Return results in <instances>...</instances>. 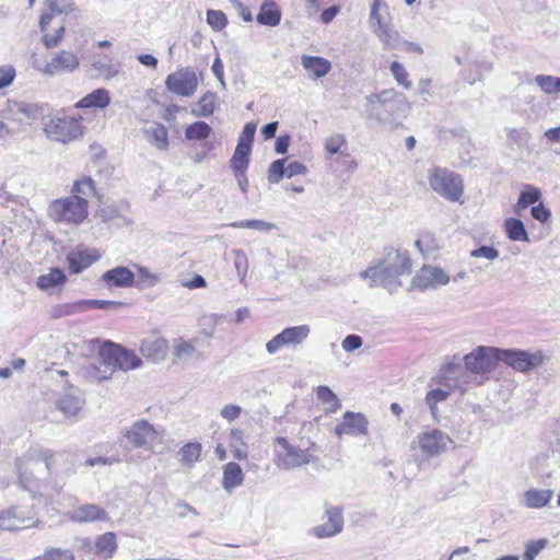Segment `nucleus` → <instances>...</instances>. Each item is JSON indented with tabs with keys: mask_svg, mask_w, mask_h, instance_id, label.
I'll list each match as a JSON object with an SVG mask.
<instances>
[{
	"mask_svg": "<svg viewBox=\"0 0 560 560\" xmlns=\"http://www.w3.org/2000/svg\"><path fill=\"white\" fill-rule=\"evenodd\" d=\"M141 364V359L133 351L112 341H105L100 348L98 363L93 365L90 376L102 382L109 380L116 370L126 372L138 369Z\"/></svg>",
	"mask_w": 560,
	"mask_h": 560,
	"instance_id": "nucleus-1",
	"label": "nucleus"
},
{
	"mask_svg": "<svg viewBox=\"0 0 560 560\" xmlns=\"http://www.w3.org/2000/svg\"><path fill=\"white\" fill-rule=\"evenodd\" d=\"M411 260L407 252L389 249L385 257L376 265L371 266L361 272L363 279H369L371 287L392 288L400 284L398 278L409 273Z\"/></svg>",
	"mask_w": 560,
	"mask_h": 560,
	"instance_id": "nucleus-2",
	"label": "nucleus"
},
{
	"mask_svg": "<svg viewBox=\"0 0 560 560\" xmlns=\"http://www.w3.org/2000/svg\"><path fill=\"white\" fill-rule=\"evenodd\" d=\"M68 5V0H46L40 16V28L44 33V43L47 47H56L65 36V26L61 16Z\"/></svg>",
	"mask_w": 560,
	"mask_h": 560,
	"instance_id": "nucleus-3",
	"label": "nucleus"
},
{
	"mask_svg": "<svg viewBox=\"0 0 560 560\" xmlns=\"http://www.w3.org/2000/svg\"><path fill=\"white\" fill-rule=\"evenodd\" d=\"M428 182L430 188L447 201H460L464 194V183L457 173L436 166L429 171Z\"/></svg>",
	"mask_w": 560,
	"mask_h": 560,
	"instance_id": "nucleus-4",
	"label": "nucleus"
},
{
	"mask_svg": "<svg viewBox=\"0 0 560 560\" xmlns=\"http://www.w3.org/2000/svg\"><path fill=\"white\" fill-rule=\"evenodd\" d=\"M550 358L542 350L525 349H501L500 361L506 364L515 372L528 374L532 371L547 364Z\"/></svg>",
	"mask_w": 560,
	"mask_h": 560,
	"instance_id": "nucleus-5",
	"label": "nucleus"
},
{
	"mask_svg": "<svg viewBox=\"0 0 560 560\" xmlns=\"http://www.w3.org/2000/svg\"><path fill=\"white\" fill-rule=\"evenodd\" d=\"M465 369L475 375L488 374L500 361V348L478 346L464 357Z\"/></svg>",
	"mask_w": 560,
	"mask_h": 560,
	"instance_id": "nucleus-6",
	"label": "nucleus"
},
{
	"mask_svg": "<svg viewBox=\"0 0 560 560\" xmlns=\"http://www.w3.org/2000/svg\"><path fill=\"white\" fill-rule=\"evenodd\" d=\"M95 196L94 182L84 177L72 185V223H81L89 215V199Z\"/></svg>",
	"mask_w": 560,
	"mask_h": 560,
	"instance_id": "nucleus-7",
	"label": "nucleus"
},
{
	"mask_svg": "<svg viewBox=\"0 0 560 560\" xmlns=\"http://www.w3.org/2000/svg\"><path fill=\"white\" fill-rule=\"evenodd\" d=\"M279 451L277 452V465L283 469H293L311 463L312 455L307 450L291 445L285 438H277Z\"/></svg>",
	"mask_w": 560,
	"mask_h": 560,
	"instance_id": "nucleus-8",
	"label": "nucleus"
},
{
	"mask_svg": "<svg viewBox=\"0 0 560 560\" xmlns=\"http://www.w3.org/2000/svg\"><path fill=\"white\" fill-rule=\"evenodd\" d=\"M310 332L311 327L308 325L284 328L267 342L266 350L269 354H275L282 347L295 348L308 338Z\"/></svg>",
	"mask_w": 560,
	"mask_h": 560,
	"instance_id": "nucleus-9",
	"label": "nucleus"
},
{
	"mask_svg": "<svg viewBox=\"0 0 560 560\" xmlns=\"http://www.w3.org/2000/svg\"><path fill=\"white\" fill-rule=\"evenodd\" d=\"M125 438L133 447L152 448L162 442L163 435L148 421L139 420L126 432Z\"/></svg>",
	"mask_w": 560,
	"mask_h": 560,
	"instance_id": "nucleus-10",
	"label": "nucleus"
},
{
	"mask_svg": "<svg viewBox=\"0 0 560 560\" xmlns=\"http://www.w3.org/2000/svg\"><path fill=\"white\" fill-rule=\"evenodd\" d=\"M368 108V116L372 119L377 120L382 125H387L390 121L389 115H383L381 107H386L392 103H400L401 95L398 94L394 89L383 90L377 94H371L365 97Z\"/></svg>",
	"mask_w": 560,
	"mask_h": 560,
	"instance_id": "nucleus-11",
	"label": "nucleus"
},
{
	"mask_svg": "<svg viewBox=\"0 0 560 560\" xmlns=\"http://www.w3.org/2000/svg\"><path fill=\"white\" fill-rule=\"evenodd\" d=\"M165 85L170 92L189 97L195 94L198 88V79L195 71L184 68L168 74Z\"/></svg>",
	"mask_w": 560,
	"mask_h": 560,
	"instance_id": "nucleus-12",
	"label": "nucleus"
},
{
	"mask_svg": "<svg viewBox=\"0 0 560 560\" xmlns=\"http://www.w3.org/2000/svg\"><path fill=\"white\" fill-rule=\"evenodd\" d=\"M420 451L427 456H436L453 444L452 439L438 429L423 432L417 438Z\"/></svg>",
	"mask_w": 560,
	"mask_h": 560,
	"instance_id": "nucleus-13",
	"label": "nucleus"
},
{
	"mask_svg": "<svg viewBox=\"0 0 560 560\" xmlns=\"http://www.w3.org/2000/svg\"><path fill=\"white\" fill-rule=\"evenodd\" d=\"M44 130L48 138L67 143L70 137V117L65 109L57 110L47 117Z\"/></svg>",
	"mask_w": 560,
	"mask_h": 560,
	"instance_id": "nucleus-14",
	"label": "nucleus"
},
{
	"mask_svg": "<svg viewBox=\"0 0 560 560\" xmlns=\"http://www.w3.org/2000/svg\"><path fill=\"white\" fill-rule=\"evenodd\" d=\"M450 282L448 275L440 267L424 265L413 277L412 284L420 290L436 289Z\"/></svg>",
	"mask_w": 560,
	"mask_h": 560,
	"instance_id": "nucleus-15",
	"label": "nucleus"
},
{
	"mask_svg": "<svg viewBox=\"0 0 560 560\" xmlns=\"http://www.w3.org/2000/svg\"><path fill=\"white\" fill-rule=\"evenodd\" d=\"M326 522L315 526L312 533L317 538L332 537L339 534L343 528L342 511L338 506L327 509L325 512Z\"/></svg>",
	"mask_w": 560,
	"mask_h": 560,
	"instance_id": "nucleus-16",
	"label": "nucleus"
},
{
	"mask_svg": "<svg viewBox=\"0 0 560 560\" xmlns=\"http://www.w3.org/2000/svg\"><path fill=\"white\" fill-rule=\"evenodd\" d=\"M368 420L360 412L347 411L342 421L335 427V433L338 436L342 434L361 435L368 432Z\"/></svg>",
	"mask_w": 560,
	"mask_h": 560,
	"instance_id": "nucleus-17",
	"label": "nucleus"
},
{
	"mask_svg": "<svg viewBox=\"0 0 560 560\" xmlns=\"http://www.w3.org/2000/svg\"><path fill=\"white\" fill-rule=\"evenodd\" d=\"M166 349V340L158 334H152L142 339L140 346L141 353L154 362H159L165 358Z\"/></svg>",
	"mask_w": 560,
	"mask_h": 560,
	"instance_id": "nucleus-18",
	"label": "nucleus"
},
{
	"mask_svg": "<svg viewBox=\"0 0 560 560\" xmlns=\"http://www.w3.org/2000/svg\"><path fill=\"white\" fill-rule=\"evenodd\" d=\"M102 280L109 288H128L133 284L135 275L129 268L119 266L104 272Z\"/></svg>",
	"mask_w": 560,
	"mask_h": 560,
	"instance_id": "nucleus-19",
	"label": "nucleus"
},
{
	"mask_svg": "<svg viewBox=\"0 0 560 560\" xmlns=\"http://www.w3.org/2000/svg\"><path fill=\"white\" fill-rule=\"evenodd\" d=\"M145 140L160 151L168 148V131L167 128L159 122H150L143 128Z\"/></svg>",
	"mask_w": 560,
	"mask_h": 560,
	"instance_id": "nucleus-20",
	"label": "nucleus"
},
{
	"mask_svg": "<svg viewBox=\"0 0 560 560\" xmlns=\"http://www.w3.org/2000/svg\"><path fill=\"white\" fill-rule=\"evenodd\" d=\"M101 258L97 250L79 245L72 250V273H79Z\"/></svg>",
	"mask_w": 560,
	"mask_h": 560,
	"instance_id": "nucleus-21",
	"label": "nucleus"
},
{
	"mask_svg": "<svg viewBox=\"0 0 560 560\" xmlns=\"http://www.w3.org/2000/svg\"><path fill=\"white\" fill-rule=\"evenodd\" d=\"M108 515L105 510L96 504L81 505L72 511V521L79 523H90L96 521H107Z\"/></svg>",
	"mask_w": 560,
	"mask_h": 560,
	"instance_id": "nucleus-22",
	"label": "nucleus"
},
{
	"mask_svg": "<svg viewBox=\"0 0 560 560\" xmlns=\"http://www.w3.org/2000/svg\"><path fill=\"white\" fill-rule=\"evenodd\" d=\"M109 103L110 97L108 91L105 89H96L81 98L74 107L79 109L105 108Z\"/></svg>",
	"mask_w": 560,
	"mask_h": 560,
	"instance_id": "nucleus-23",
	"label": "nucleus"
},
{
	"mask_svg": "<svg viewBox=\"0 0 560 560\" xmlns=\"http://www.w3.org/2000/svg\"><path fill=\"white\" fill-rule=\"evenodd\" d=\"M244 474L237 463L230 462L223 468L222 487L225 491L231 493L235 488L243 483Z\"/></svg>",
	"mask_w": 560,
	"mask_h": 560,
	"instance_id": "nucleus-24",
	"label": "nucleus"
},
{
	"mask_svg": "<svg viewBox=\"0 0 560 560\" xmlns=\"http://www.w3.org/2000/svg\"><path fill=\"white\" fill-rule=\"evenodd\" d=\"M256 19L259 24L273 27L281 21V11L275 1L268 0L261 4Z\"/></svg>",
	"mask_w": 560,
	"mask_h": 560,
	"instance_id": "nucleus-25",
	"label": "nucleus"
},
{
	"mask_svg": "<svg viewBox=\"0 0 560 560\" xmlns=\"http://www.w3.org/2000/svg\"><path fill=\"white\" fill-rule=\"evenodd\" d=\"M552 495V490L532 488L524 493V504L530 509H540L551 501Z\"/></svg>",
	"mask_w": 560,
	"mask_h": 560,
	"instance_id": "nucleus-26",
	"label": "nucleus"
},
{
	"mask_svg": "<svg viewBox=\"0 0 560 560\" xmlns=\"http://www.w3.org/2000/svg\"><path fill=\"white\" fill-rule=\"evenodd\" d=\"M301 63L304 69L312 71L315 78L326 75L331 69L330 61L319 56L303 55Z\"/></svg>",
	"mask_w": 560,
	"mask_h": 560,
	"instance_id": "nucleus-27",
	"label": "nucleus"
},
{
	"mask_svg": "<svg viewBox=\"0 0 560 560\" xmlns=\"http://www.w3.org/2000/svg\"><path fill=\"white\" fill-rule=\"evenodd\" d=\"M540 199L541 191L539 188L532 185H525L513 209L515 213L521 214L522 211L527 209L529 206H536L535 203Z\"/></svg>",
	"mask_w": 560,
	"mask_h": 560,
	"instance_id": "nucleus-28",
	"label": "nucleus"
},
{
	"mask_svg": "<svg viewBox=\"0 0 560 560\" xmlns=\"http://www.w3.org/2000/svg\"><path fill=\"white\" fill-rule=\"evenodd\" d=\"M117 549L116 535L107 532L97 537L95 542V553L101 559L112 558Z\"/></svg>",
	"mask_w": 560,
	"mask_h": 560,
	"instance_id": "nucleus-29",
	"label": "nucleus"
},
{
	"mask_svg": "<svg viewBox=\"0 0 560 560\" xmlns=\"http://www.w3.org/2000/svg\"><path fill=\"white\" fill-rule=\"evenodd\" d=\"M385 15H388V7L385 0H374L371 5L370 22L374 30H382L389 25L385 21Z\"/></svg>",
	"mask_w": 560,
	"mask_h": 560,
	"instance_id": "nucleus-30",
	"label": "nucleus"
},
{
	"mask_svg": "<svg viewBox=\"0 0 560 560\" xmlns=\"http://www.w3.org/2000/svg\"><path fill=\"white\" fill-rule=\"evenodd\" d=\"M202 446L198 442H189L183 445L178 451L179 462L182 465L191 467L200 460Z\"/></svg>",
	"mask_w": 560,
	"mask_h": 560,
	"instance_id": "nucleus-31",
	"label": "nucleus"
},
{
	"mask_svg": "<svg viewBox=\"0 0 560 560\" xmlns=\"http://www.w3.org/2000/svg\"><path fill=\"white\" fill-rule=\"evenodd\" d=\"M504 231L513 242H529L524 223L516 218H509L504 221Z\"/></svg>",
	"mask_w": 560,
	"mask_h": 560,
	"instance_id": "nucleus-32",
	"label": "nucleus"
},
{
	"mask_svg": "<svg viewBox=\"0 0 560 560\" xmlns=\"http://www.w3.org/2000/svg\"><path fill=\"white\" fill-rule=\"evenodd\" d=\"M66 275L58 268H52L48 273L37 278V287L42 290L52 289L66 282Z\"/></svg>",
	"mask_w": 560,
	"mask_h": 560,
	"instance_id": "nucleus-33",
	"label": "nucleus"
},
{
	"mask_svg": "<svg viewBox=\"0 0 560 560\" xmlns=\"http://www.w3.org/2000/svg\"><path fill=\"white\" fill-rule=\"evenodd\" d=\"M70 66V55L67 51H61L55 55L43 68V72L47 74H57L63 72Z\"/></svg>",
	"mask_w": 560,
	"mask_h": 560,
	"instance_id": "nucleus-34",
	"label": "nucleus"
},
{
	"mask_svg": "<svg viewBox=\"0 0 560 560\" xmlns=\"http://www.w3.org/2000/svg\"><path fill=\"white\" fill-rule=\"evenodd\" d=\"M215 94L206 92L199 100L196 107L191 109V114L196 117H209L214 112Z\"/></svg>",
	"mask_w": 560,
	"mask_h": 560,
	"instance_id": "nucleus-35",
	"label": "nucleus"
},
{
	"mask_svg": "<svg viewBox=\"0 0 560 560\" xmlns=\"http://www.w3.org/2000/svg\"><path fill=\"white\" fill-rule=\"evenodd\" d=\"M316 395L317 398L326 405H329L327 407V412L335 413L341 408V402L336 396V394L328 387L320 385L316 388Z\"/></svg>",
	"mask_w": 560,
	"mask_h": 560,
	"instance_id": "nucleus-36",
	"label": "nucleus"
},
{
	"mask_svg": "<svg viewBox=\"0 0 560 560\" xmlns=\"http://www.w3.org/2000/svg\"><path fill=\"white\" fill-rule=\"evenodd\" d=\"M122 305L120 302L115 301H105V300H81L75 303H72V313L73 312H84L92 308H107V307H118Z\"/></svg>",
	"mask_w": 560,
	"mask_h": 560,
	"instance_id": "nucleus-37",
	"label": "nucleus"
},
{
	"mask_svg": "<svg viewBox=\"0 0 560 560\" xmlns=\"http://www.w3.org/2000/svg\"><path fill=\"white\" fill-rule=\"evenodd\" d=\"M72 347L74 348V351H72L73 354H78L80 357L88 358L95 352L100 353V348L102 346L98 345L97 339H91V340H78L72 341Z\"/></svg>",
	"mask_w": 560,
	"mask_h": 560,
	"instance_id": "nucleus-38",
	"label": "nucleus"
},
{
	"mask_svg": "<svg viewBox=\"0 0 560 560\" xmlns=\"http://www.w3.org/2000/svg\"><path fill=\"white\" fill-rule=\"evenodd\" d=\"M211 127L205 121H196L189 125L185 130V137L188 140H203L209 137Z\"/></svg>",
	"mask_w": 560,
	"mask_h": 560,
	"instance_id": "nucleus-39",
	"label": "nucleus"
},
{
	"mask_svg": "<svg viewBox=\"0 0 560 560\" xmlns=\"http://www.w3.org/2000/svg\"><path fill=\"white\" fill-rule=\"evenodd\" d=\"M232 228L236 229H253L255 231L267 233L270 230H273L276 225L270 222H266L262 220H243L231 223Z\"/></svg>",
	"mask_w": 560,
	"mask_h": 560,
	"instance_id": "nucleus-40",
	"label": "nucleus"
},
{
	"mask_svg": "<svg viewBox=\"0 0 560 560\" xmlns=\"http://www.w3.org/2000/svg\"><path fill=\"white\" fill-rule=\"evenodd\" d=\"M535 82L541 88L544 92L548 94H555L560 92V78L539 74L535 78Z\"/></svg>",
	"mask_w": 560,
	"mask_h": 560,
	"instance_id": "nucleus-41",
	"label": "nucleus"
},
{
	"mask_svg": "<svg viewBox=\"0 0 560 560\" xmlns=\"http://www.w3.org/2000/svg\"><path fill=\"white\" fill-rule=\"evenodd\" d=\"M374 33L380 37L386 47L396 48L398 46L400 39L399 33L393 30L390 25H387L382 30H374Z\"/></svg>",
	"mask_w": 560,
	"mask_h": 560,
	"instance_id": "nucleus-42",
	"label": "nucleus"
},
{
	"mask_svg": "<svg viewBox=\"0 0 560 560\" xmlns=\"http://www.w3.org/2000/svg\"><path fill=\"white\" fill-rule=\"evenodd\" d=\"M285 159H279L270 164L267 177L269 183L278 184L285 176Z\"/></svg>",
	"mask_w": 560,
	"mask_h": 560,
	"instance_id": "nucleus-43",
	"label": "nucleus"
},
{
	"mask_svg": "<svg viewBox=\"0 0 560 560\" xmlns=\"http://www.w3.org/2000/svg\"><path fill=\"white\" fill-rule=\"evenodd\" d=\"M448 392L442 389H433L427 394L425 402L429 406L432 416L435 418L438 412V402L445 400Z\"/></svg>",
	"mask_w": 560,
	"mask_h": 560,
	"instance_id": "nucleus-44",
	"label": "nucleus"
},
{
	"mask_svg": "<svg viewBox=\"0 0 560 560\" xmlns=\"http://www.w3.org/2000/svg\"><path fill=\"white\" fill-rule=\"evenodd\" d=\"M234 266L241 282L244 281L248 270V259L246 254L242 249H234Z\"/></svg>",
	"mask_w": 560,
	"mask_h": 560,
	"instance_id": "nucleus-45",
	"label": "nucleus"
},
{
	"mask_svg": "<svg viewBox=\"0 0 560 560\" xmlns=\"http://www.w3.org/2000/svg\"><path fill=\"white\" fill-rule=\"evenodd\" d=\"M389 69L399 85L407 90L411 88V81L408 80V73L401 63L398 61H393Z\"/></svg>",
	"mask_w": 560,
	"mask_h": 560,
	"instance_id": "nucleus-46",
	"label": "nucleus"
},
{
	"mask_svg": "<svg viewBox=\"0 0 560 560\" xmlns=\"http://www.w3.org/2000/svg\"><path fill=\"white\" fill-rule=\"evenodd\" d=\"M207 23L214 30L221 31L228 24L226 15L219 10H208L207 11Z\"/></svg>",
	"mask_w": 560,
	"mask_h": 560,
	"instance_id": "nucleus-47",
	"label": "nucleus"
},
{
	"mask_svg": "<svg viewBox=\"0 0 560 560\" xmlns=\"http://www.w3.org/2000/svg\"><path fill=\"white\" fill-rule=\"evenodd\" d=\"M548 540L542 538L539 540H530L526 545L524 560H535L536 556L547 546Z\"/></svg>",
	"mask_w": 560,
	"mask_h": 560,
	"instance_id": "nucleus-48",
	"label": "nucleus"
},
{
	"mask_svg": "<svg viewBox=\"0 0 560 560\" xmlns=\"http://www.w3.org/2000/svg\"><path fill=\"white\" fill-rule=\"evenodd\" d=\"M470 256L475 258H485L495 260L499 257V250L493 246L481 245L470 252Z\"/></svg>",
	"mask_w": 560,
	"mask_h": 560,
	"instance_id": "nucleus-49",
	"label": "nucleus"
},
{
	"mask_svg": "<svg viewBox=\"0 0 560 560\" xmlns=\"http://www.w3.org/2000/svg\"><path fill=\"white\" fill-rule=\"evenodd\" d=\"M249 159L244 155H238L235 151L231 159V166L235 173V177L240 178V176L244 177V173L248 167Z\"/></svg>",
	"mask_w": 560,
	"mask_h": 560,
	"instance_id": "nucleus-50",
	"label": "nucleus"
},
{
	"mask_svg": "<svg viewBox=\"0 0 560 560\" xmlns=\"http://www.w3.org/2000/svg\"><path fill=\"white\" fill-rule=\"evenodd\" d=\"M346 143L345 136L335 133L328 137L325 141V149L329 154H336L340 151V148Z\"/></svg>",
	"mask_w": 560,
	"mask_h": 560,
	"instance_id": "nucleus-51",
	"label": "nucleus"
},
{
	"mask_svg": "<svg viewBox=\"0 0 560 560\" xmlns=\"http://www.w3.org/2000/svg\"><path fill=\"white\" fill-rule=\"evenodd\" d=\"M220 319V316L214 314L203 315L199 324L202 327L205 335L207 337H212L215 326L218 325V322Z\"/></svg>",
	"mask_w": 560,
	"mask_h": 560,
	"instance_id": "nucleus-52",
	"label": "nucleus"
},
{
	"mask_svg": "<svg viewBox=\"0 0 560 560\" xmlns=\"http://www.w3.org/2000/svg\"><path fill=\"white\" fill-rule=\"evenodd\" d=\"M195 346L191 342L180 340L174 347V354L178 359H187L195 353Z\"/></svg>",
	"mask_w": 560,
	"mask_h": 560,
	"instance_id": "nucleus-53",
	"label": "nucleus"
},
{
	"mask_svg": "<svg viewBox=\"0 0 560 560\" xmlns=\"http://www.w3.org/2000/svg\"><path fill=\"white\" fill-rule=\"evenodd\" d=\"M16 75L15 69L10 66H0V90L12 84Z\"/></svg>",
	"mask_w": 560,
	"mask_h": 560,
	"instance_id": "nucleus-54",
	"label": "nucleus"
},
{
	"mask_svg": "<svg viewBox=\"0 0 560 560\" xmlns=\"http://www.w3.org/2000/svg\"><path fill=\"white\" fill-rule=\"evenodd\" d=\"M530 214L535 220L539 221L540 223H546L551 217V211L548 208H546L542 203H538L532 207Z\"/></svg>",
	"mask_w": 560,
	"mask_h": 560,
	"instance_id": "nucleus-55",
	"label": "nucleus"
},
{
	"mask_svg": "<svg viewBox=\"0 0 560 560\" xmlns=\"http://www.w3.org/2000/svg\"><path fill=\"white\" fill-rule=\"evenodd\" d=\"M342 349L347 352L354 351L362 346V338L358 335H348L341 342Z\"/></svg>",
	"mask_w": 560,
	"mask_h": 560,
	"instance_id": "nucleus-56",
	"label": "nucleus"
},
{
	"mask_svg": "<svg viewBox=\"0 0 560 560\" xmlns=\"http://www.w3.org/2000/svg\"><path fill=\"white\" fill-rule=\"evenodd\" d=\"M255 132H256V125L254 122H247L244 126L243 131L240 135L237 142L253 144Z\"/></svg>",
	"mask_w": 560,
	"mask_h": 560,
	"instance_id": "nucleus-57",
	"label": "nucleus"
},
{
	"mask_svg": "<svg viewBox=\"0 0 560 560\" xmlns=\"http://www.w3.org/2000/svg\"><path fill=\"white\" fill-rule=\"evenodd\" d=\"M242 408L237 405H226L221 410V416L228 421H233L240 417Z\"/></svg>",
	"mask_w": 560,
	"mask_h": 560,
	"instance_id": "nucleus-58",
	"label": "nucleus"
},
{
	"mask_svg": "<svg viewBox=\"0 0 560 560\" xmlns=\"http://www.w3.org/2000/svg\"><path fill=\"white\" fill-rule=\"evenodd\" d=\"M306 173V166L298 161L290 162L285 166V176L293 177L295 175H302Z\"/></svg>",
	"mask_w": 560,
	"mask_h": 560,
	"instance_id": "nucleus-59",
	"label": "nucleus"
},
{
	"mask_svg": "<svg viewBox=\"0 0 560 560\" xmlns=\"http://www.w3.org/2000/svg\"><path fill=\"white\" fill-rule=\"evenodd\" d=\"M138 276H139L140 281L144 282L149 287H153L159 280V278L155 275L151 273L144 267H139Z\"/></svg>",
	"mask_w": 560,
	"mask_h": 560,
	"instance_id": "nucleus-60",
	"label": "nucleus"
},
{
	"mask_svg": "<svg viewBox=\"0 0 560 560\" xmlns=\"http://www.w3.org/2000/svg\"><path fill=\"white\" fill-rule=\"evenodd\" d=\"M525 132L521 129H506V139L511 144H521L524 141Z\"/></svg>",
	"mask_w": 560,
	"mask_h": 560,
	"instance_id": "nucleus-61",
	"label": "nucleus"
},
{
	"mask_svg": "<svg viewBox=\"0 0 560 560\" xmlns=\"http://www.w3.org/2000/svg\"><path fill=\"white\" fill-rule=\"evenodd\" d=\"M290 140L291 138L289 135L280 136L276 141L275 151L278 154L287 153L290 145Z\"/></svg>",
	"mask_w": 560,
	"mask_h": 560,
	"instance_id": "nucleus-62",
	"label": "nucleus"
},
{
	"mask_svg": "<svg viewBox=\"0 0 560 560\" xmlns=\"http://www.w3.org/2000/svg\"><path fill=\"white\" fill-rule=\"evenodd\" d=\"M339 8L337 5L329 7L322 12L320 20L323 23H330L338 14Z\"/></svg>",
	"mask_w": 560,
	"mask_h": 560,
	"instance_id": "nucleus-63",
	"label": "nucleus"
},
{
	"mask_svg": "<svg viewBox=\"0 0 560 560\" xmlns=\"http://www.w3.org/2000/svg\"><path fill=\"white\" fill-rule=\"evenodd\" d=\"M43 560H68V556L63 551L51 550L44 555Z\"/></svg>",
	"mask_w": 560,
	"mask_h": 560,
	"instance_id": "nucleus-64",
	"label": "nucleus"
}]
</instances>
